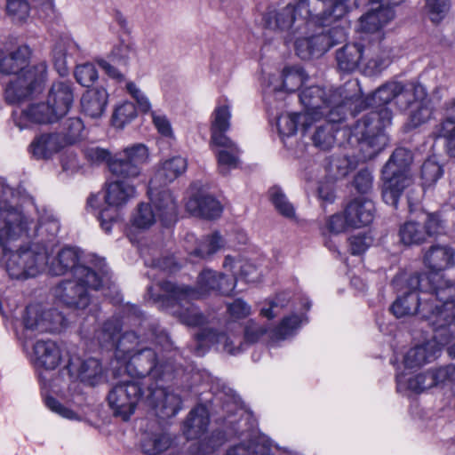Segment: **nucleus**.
<instances>
[{"label":"nucleus","mask_w":455,"mask_h":455,"mask_svg":"<svg viewBox=\"0 0 455 455\" xmlns=\"http://www.w3.org/2000/svg\"><path fill=\"white\" fill-rule=\"evenodd\" d=\"M68 356L55 341L39 339L33 345L30 360L42 379L43 371H53L61 363L65 365Z\"/></svg>","instance_id":"obj_16"},{"label":"nucleus","mask_w":455,"mask_h":455,"mask_svg":"<svg viewBox=\"0 0 455 455\" xmlns=\"http://www.w3.org/2000/svg\"><path fill=\"white\" fill-rule=\"evenodd\" d=\"M331 7V12L315 13L318 6L312 0H296L269 11L265 22L272 30L285 32V42H293L297 55L307 60L323 55L347 38L345 0H336Z\"/></svg>","instance_id":"obj_1"},{"label":"nucleus","mask_w":455,"mask_h":455,"mask_svg":"<svg viewBox=\"0 0 455 455\" xmlns=\"http://www.w3.org/2000/svg\"><path fill=\"white\" fill-rule=\"evenodd\" d=\"M434 331L431 339L416 345L407 351L403 357L406 369H417L434 362L446 346L455 337V315L453 321L431 326Z\"/></svg>","instance_id":"obj_11"},{"label":"nucleus","mask_w":455,"mask_h":455,"mask_svg":"<svg viewBox=\"0 0 455 455\" xmlns=\"http://www.w3.org/2000/svg\"><path fill=\"white\" fill-rule=\"evenodd\" d=\"M434 387V381L429 371L409 375L399 373L396 375V388L402 394H420Z\"/></svg>","instance_id":"obj_32"},{"label":"nucleus","mask_w":455,"mask_h":455,"mask_svg":"<svg viewBox=\"0 0 455 455\" xmlns=\"http://www.w3.org/2000/svg\"><path fill=\"white\" fill-rule=\"evenodd\" d=\"M303 113L299 114H283L277 119V128L281 136L290 137L295 134L298 124H300L303 129H307L314 123L313 120H305L300 118Z\"/></svg>","instance_id":"obj_41"},{"label":"nucleus","mask_w":455,"mask_h":455,"mask_svg":"<svg viewBox=\"0 0 455 455\" xmlns=\"http://www.w3.org/2000/svg\"><path fill=\"white\" fill-rule=\"evenodd\" d=\"M423 262L432 272L443 271L454 266L455 251L447 245H432L425 251Z\"/></svg>","instance_id":"obj_27"},{"label":"nucleus","mask_w":455,"mask_h":455,"mask_svg":"<svg viewBox=\"0 0 455 455\" xmlns=\"http://www.w3.org/2000/svg\"><path fill=\"white\" fill-rule=\"evenodd\" d=\"M5 268L12 279L34 277L43 271L47 264L44 249H21L4 254Z\"/></svg>","instance_id":"obj_14"},{"label":"nucleus","mask_w":455,"mask_h":455,"mask_svg":"<svg viewBox=\"0 0 455 455\" xmlns=\"http://www.w3.org/2000/svg\"><path fill=\"white\" fill-rule=\"evenodd\" d=\"M372 243V238L366 235H354L349 239L350 251L353 255L363 253Z\"/></svg>","instance_id":"obj_59"},{"label":"nucleus","mask_w":455,"mask_h":455,"mask_svg":"<svg viewBox=\"0 0 455 455\" xmlns=\"http://www.w3.org/2000/svg\"><path fill=\"white\" fill-rule=\"evenodd\" d=\"M120 330L119 320L111 319L97 331L96 337L102 345L116 347L115 356L124 365L129 376L141 379L142 385H148V379L159 381L172 378V364L160 362L156 348L148 344V339L140 338L134 331L118 337Z\"/></svg>","instance_id":"obj_3"},{"label":"nucleus","mask_w":455,"mask_h":455,"mask_svg":"<svg viewBox=\"0 0 455 455\" xmlns=\"http://www.w3.org/2000/svg\"><path fill=\"white\" fill-rule=\"evenodd\" d=\"M149 161L148 148L142 143H134L124 148L109 158L108 169L119 179L134 181L142 175L143 167Z\"/></svg>","instance_id":"obj_12"},{"label":"nucleus","mask_w":455,"mask_h":455,"mask_svg":"<svg viewBox=\"0 0 455 455\" xmlns=\"http://www.w3.org/2000/svg\"><path fill=\"white\" fill-rule=\"evenodd\" d=\"M73 279L62 281L55 289V297L64 305L75 308H85L89 302V289L96 290L87 283L84 275L73 276Z\"/></svg>","instance_id":"obj_17"},{"label":"nucleus","mask_w":455,"mask_h":455,"mask_svg":"<svg viewBox=\"0 0 455 455\" xmlns=\"http://www.w3.org/2000/svg\"><path fill=\"white\" fill-rule=\"evenodd\" d=\"M108 93L103 87H96L86 91L81 98L83 113L93 119L100 118L105 112Z\"/></svg>","instance_id":"obj_28"},{"label":"nucleus","mask_w":455,"mask_h":455,"mask_svg":"<svg viewBox=\"0 0 455 455\" xmlns=\"http://www.w3.org/2000/svg\"><path fill=\"white\" fill-rule=\"evenodd\" d=\"M31 52L27 45L19 46L14 51L0 53V73L17 74L4 92L5 100L9 104H18L41 93L44 87L47 65L41 61L28 67Z\"/></svg>","instance_id":"obj_5"},{"label":"nucleus","mask_w":455,"mask_h":455,"mask_svg":"<svg viewBox=\"0 0 455 455\" xmlns=\"http://www.w3.org/2000/svg\"><path fill=\"white\" fill-rule=\"evenodd\" d=\"M74 75L76 82L86 87L94 84L99 78L97 68L95 65L91 62L77 65L75 68Z\"/></svg>","instance_id":"obj_53"},{"label":"nucleus","mask_w":455,"mask_h":455,"mask_svg":"<svg viewBox=\"0 0 455 455\" xmlns=\"http://www.w3.org/2000/svg\"><path fill=\"white\" fill-rule=\"evenodd\" d=\"M81 52L79 44L69 36L59 38L52 49L53 62L60 75L67 74V56H72Z\"/></svg>","instance_id":"obj_35"},{"label":"nucleus","mask_w":455,"mask_h":455,"mask_svg":"<svg viewBox=\"0 0 455 455\" xmlns=\"http://www.w3.org/2000/svg\"><path fill=\"white\" fill-rule=\"evenodd\" d=\"M170 444V437L166 434L159 433L145 438L142 443V448L149 455H157L167 450Z\"/></svg>","instance_id":"obj_50"},{"label":"nucleus","mask_w":455,"mask_h":455,"mask_svg":"<svg viewBox=\"0 0 455 455\" xmlns=\"http://www.w3.org/2000/svg\"><path fill=\"white\" fill-rule=\"evenodd\" d=\"M350 227L347 222V213L345 216L336 213L331 215L326 221V228L331 234H339Z\"/></svg>","instance_id":"obj_62"},{"label":"nucleus","mask_w":455,"mask_h":455,"mask_svg":"<svg viewBox=\"0 0 455 455\" xmlns=\"http://www.w3.org/2000/svg\"><path fill=\"white\" fill-rule=\"evenodd\" d=\"M79 262V251L75 248L66 247L60 251L56 258L50 262L49 272L55 275L70 272L73 276L84 275L86 278H92V281L86 282L95 289L103 288L108 284L109 277L107 270L101 267L100 273H96Z\"/></svg>","instance_id":"obj_13"},{"label":"nucleus","mask_w":455,"mask_h":455,"mask_svg":"<svg viewBox=\"0 0 455 455\" xmlns=\"http://www.w3.org/2000/svg\"><path fill=\"white\" fill-rule=\"evenodd\" d=\"M422 225L427 237L438 235L445 229L444 221L435 213H428Z\"/></svg>","instance_id":"obj_57"},{"label":"nucleus","mask_w":455,"mask_h":455,"mask_svg":"<svg viewBox=\"0 0 455 455\" xmlns=\"http://www.w3.org/2000/svg\"><path fill=\"white\" fill-rule=\"evenodd\" d=\"M304 322H307V318L303 314L286 316L274 331L272 338L276 340L285 339L291 336Z\"/></svg>","instance_id":"obj_45"},{"label":"nucleus","mask_w":455,"mask_h":455,"mask_svg":"<svg viewBox=\"0 0 455 455\" xmlns=\"http://www.w3.org/2000/svg\"><path fill=\"white\" fill-rule=\"evenodd\" d=\"M431 379L434 381V387L455 379V367L453 365H446L436 370L429 371Z\"/></svg>","instance_id":"obj_58"},{"label":"nucleus","mask_w":455,"mask_h":455,"mask_svg":"<svg viewBox=\"0 0 455 455\" xmlns=\"http://www.w3.org/2000/svg\"><path fill=\"white\" fill-rule=\"evenodd\" d=\"M222 245L223 242L221 237L218 233H214L212 235L205 237L195 247L186 245V250L191 256L205 259L215 253L222 247Z\"/></svg>","instance_id":"obj_42"},{"label":"nucleus","mask_w":455,"mask_h":455,"mask_svg":"<svg viewBox=\"0 0 455 455\" xmlns=\"http://www.w3.org/2000/svg\"><path fill=\"white\" fill-rule=\"evenodd\" d=\"M395 17L394 10L382 6L372 7L359 19L358 30L364 33H375L380 30Z\"/></svg>","instance_id":"obj_29"},{"label":"nucleus","mask_w":455,"mask_h":455,"mask_svg":"<svg viewBox=\"0 0 455 455\" xmlns=\"http://www.w3.org/2000/svg\"><path fill=\"white\" fill-rule=\"evenodd\" d=\"M196 353L203 355L214 344L222 346L223 351L235 355L243 350L241 338L235 334L218 333L212 330H202L196 336Z\"/></svg>","instance_id":"obj_20"},{"label":"nucleus","mask_w":455,"mask_h":455,"mask_svg":"<svg viewBox=\"0 0 455 455\" xmlns=\"http://www.w3.org/2000/svg\"><path fill=\"white\" fill-rule=\"evenodd\" d=\"M63 316L55 309L44 310L39 305L27 307L23 317L27 331L54 332L62 326Z\"/></svg>","instance_id":"obj_19"},{"label":"nucleus","mask_w":455,"mask_h":455,"mask_svg":"<svg viewBox=\"0 0 455 455\" xmlns=\"http://www.w3.org/2000/svg\"><path fill=\"white\" fill-rule=\"evenodd\" d=\"M347 112L350 113V109H342L336 112L331 109L328 113H324L322 117H324L325 121L317 127L312 138L315 147L323 150H327L332 147L335 141L334 133L337 132L335 124L343 120Z\"/></svg>","instance_id":"obj_25"},{"label":"nucleus","mask_w":455,"mask_h":455,"mask_svg":"<svg viewBox=\"0 0 455 455\" xmlns=\"http://www.w3.org/2000/svg\"><path fill=\"white\" fill-rule=\"evenodd\" d=\"M374 212L373 202L364 197L354 199L345 210L348 225L355 228L371 224L374 218Z\"/></svg>","instance_id":"obj_26"},{"label":"nucleus","mask_w":455,"mask_h":455,"mask_svg":"<svg viewBox=\"0 0 455 455\" xmlns=\"http://www.w3.org/2000/svg\"><path fill=\"white\" fill-rule=\"evenodd\" d=\"M74 102L72 85L68 82L54 83L45 103L30 104L23 109L14 121L23 130L33 124L54 123L65 116Z\"/></svg>","instance_id":"obj_7"},{"label":"nucleus","mask_w":455,"mask_h":455,"mask_svg":"<svg viewBox=\"0 0 455 455\" xmlns=\"http://www.w3.org/2000/svg\"><path fill=\"white\" fill-rule=\"evenodd\" d=\"M271 445L265 436H256L248 443L242 442L230 447L226 455H270Z\"/></svg>","instance_id":"obj_39"},{"label":"nucleus","mask_w":455,"mask_h":455,"mask_svg":"<svg viewBox=\"0 0 455 455\" xmlns=\"http://www.w3.org/2000/svg\"><path fill=\"white\" fill-rule=\"evenodd\" d=\"M46 406L52 411L58 413L63 418L68 419H78L79 417L72 410L62 405L59 401L53 397H47L45 399Z\"/></svg>","instance_id":"obj_64"},{"label":"nucleus","mask_w":455,"mask_h":455,"mask_svg":"<svg viewBox=\"0 0 455 455\" xmlns=\"http://www.w3.org/2000/svg\"><path fill=\"white\" fill-rule=\"evenodd\" d=\"M354 186L361 194H367L372 187V176L368 170H361L354 179Z\"/></svg>","instance_id":"obj_61"},{"label":"nucleus","mask_w":455,"mask_h":455,"mask_svg":"<svg viewBox=\"0 0 455 455\" xmlns=\"http://www.w3.org/2000/svg\"><path fill=\"white\" fill-rule=\"evenodd\" d=\"M305 74L303 69L299 68H284L282 75V82L278 84H273L274 91H282L291 92L296 91L304 82Z\"/></svg>","instance_id":"obj_43"},{"label":"nucleus","mask_w":455,"mask_h":455,"mask_svg":"<svg viewBox=\"0 0 455 455\" xmlns=\"http://www.w3.org/2000/svg\"><path fill=\"white\" fill-rule=\"evenodd\" d=\"M409 291L392 304L397 317L419 313L429 326L453 321L455 315V283L442 275L427 276L415 273L407 279Z\"/></svg>","instance_id":"obj_2"},{"label":"nucleus","mask_w":455,"mask_h":455,"mask_svg":"<svg viewBox=\"0 0 455 455\" xmlns=\"http://www.w3.org/2000/svg\"><path fill=\"white\" fill-rule=\"evenodd\" d=\"M142 386L139 380H124L112 387L108 402L116 417L125 421L131 418L139 402L145 398Z\"/></svg>","instance_id":"obj_15"},{"label":"nucleus","mask_w":455,"mask_h":455,"mask_svg":"<svg viewBox=\"0 0 455 455\" xmlns=\"http://www.w3.org/2000/svg\"><path fill=\"white\" fill-rule=\"evenodd\" d=\"M412 154L410 150L396 148L382 171V197L387 204L396 206L403 190L413 183L411 171Z\"/></svg>","instance_id":"obj_10"},{"label":"nucleus","mask_w":455,"mask_h":455,"mask_svg":"<svg viewBox=\"0 0 455 455\" xmlns=\"http://www.w3.org/2000/svg\"><path fill=\"white\" fill-rule=\"evenodd\" d=\"M187 210L194 216L214 219L222 212L221 204L209 195H196L186 204Z\"/></svg>","instance_id":"obj_30"},{"label":"nucleus","mask_w":455,"mask_h":455,"mask_svg":"<svg viewBox=\"0 0 455 455\" xmlns=\"http://www.w3.org/2000/svg\"><path fill=\"white\" fill-rule=\"evenodd\" d=\"M270 198L275 209L284 217L292 218L295 210L292 204L287 200L285 195L278 188H272L269 191Z\"/></svg>","instance_id":"obj_54"},{"label":"nucleus","mask_w":455,"mask_h":455,"mask_svg":"<svg viewBox=\"0 0 455 455\" xmlns=\"http://www.w3.org/2000/svg\"><path fill=\"white\" fill-rule=\"evenodd\" d=\"M164 294L154 297L152 287H148V295L154 301L164 297L172 303L170 311L174 316L186 325L196 326L204 322L203 315L191 303V299L216 291L223 295H229L235 289V275L228 276L212 269L203 270L197 279V291L187 286H179L171 282H164L160 284Z\"/></svg>","instance_id":"obj_4"},{"label":"nucleus","mask_w":455,"mask_h":455,"mask_svg":"<svg viewBox=\"0 0 455 455\" xmlns=\"http://www.w3.org/2000/svg\"><path fill=\"white\" fill-rule=\"evenodd\" d=\"M102 366L96 358L81 359L76 355L68 357L67 363L60 370V374L67 376L70 381L80 380L87 385H96L102 376Z\"/></svg>","instance_id":"obj_18"},{"label":"nucleus","mask_w":455,"mask_h":455,"mask_svg":"<svg viewBox=\"0 0 455 455\" xmlns=\"http://www.w3.org/2000/svg\"><path fill=\"white\" fill-rule=\"evenodd\" d=\"M223 267L227 271H230L235 275V280L236 279V272L235 268H239L240 275L243 277L246 282L253 283L257 281V277L253 275V273L256 272V269L253 265L249 262H242L237 261L230 256H227L223 262Z\"/></svg>","instance_id":"obj_47"},{"label":"nucleus","mask_w":455,"mask_h":455,"mask_svg":"<svg viewBox=\"0 0 455 455\" xmlns=\"http://www.w3.org/2000/svg\"><path fill=\"white\" fill-rule=\"evenodd\" d=\"M443 174L442 165L433 158L424 162L421 167V179L423 187H431Z\"/></svg>","instance_id":"obj_52"},{"label":"nucleus","mask_w":455,"mask_h":455,"mask_svg":"<svg viewBox=\"0 0 455 455\" xmlns=\"http://www.w3.org/2000/svg\"><path fill=\"white\" fill-rule=\"evenodd\" d=\"M157 218V214L154 212L151 204H140L132 216V225L138 228H148L156 222Z\"/></svg>","instance_id":"obj_49"},{"label":"nucleus","mask_w":455,"mask_h":455,"mask_svg":"<svg viewBox=\"0 0 455 455\" xmlns=\"http://www.w3.org/2000/svg\"><path fill=\"white\" fill-rule=\"evenodd\" d=\"M266 332L267 328L265 326L250 320L244 327V339L247 342L253 343L258 341Z\"/></svg>","instance_id":"obj_60"},{"label":"nucleus","mask_w":455,"mask_h":455,"mask_svg":"<svg viewBox=\"0 0 455 455\" xmlns=\"http://www.w3.org/2000/svg\"><path fill=\"white\" fill-rule=\"evenodd\" d=\"M7 15L13 22H24L29 16L30 5L28 0H6Z\"/></svg>","instance_id":"obj_51"},{"label":"nucleus","mask_w":455,"mask_h":455,"mask_svg":"<svg viewBox=\"0 0 455 455\" xmlns=\"http://www.w3.org/2000/svg\"><path fill=\"white\" fill-rule=\"evenodd\" d=\"M230 316L235 320L244 318L251 314V307L243 299H235L228 307Z\"/></svg>","instance_id":"obj_63"},{"label":"nucleus","mask_w":455,"mask_h":455,"mask_svg":"<svg viewBox=\"0 0 455 455\" xmlns=\"http://www.w3.org/2000/svg\"><path fill=\"white\" fill-rule=\"evenodd\" d=\"M188 167L187 159L181 156H173L161 164L155 180H159L163 184H167L182 175Z\"/></svg>","instance_id":"obj_38"},{"label":"nucleus","mask_w":455,"mask_h":455,"mask_svg":"<svg viewBox=\"0 0 455 455\" xmlns=\"http://www.w3.org/2000/svg\"><path fill=\"white\" fill-rule=\"evenodd\" d=\"M399 237L403 244L407 246L419 245L427 239L422 223L408 220L399 228Z\"/></svg>","instance_id":"obj_40"},{"label":"nucleus","mask_w":455,"mask_h":455,"mask_svg":"<svg viewBox=\"0 0 455 455\" xmlns=\"http://www.w3.org/2000/svg\"><path fill=\"white\" fill-rule=\"evenodd\" d=\"M410 109L411 112L406 124V127L408 129H415L427 123L431 118L432 108L430 107L429 100H427L422 103L420 102Z\"/></svg>","instance_id":"obj_46"},{"label":"nucleus","mask_w":455,"mask_h":455,"mask_svg":"<svg viewBox=\"0 0 455 455\" xmlns=\"http://www.w3.org/2000/svg\"><path fill=\"white\" fill-rule=\"evenodd\" d=\"M450 0H425V10L433 22H439L450 9Z\"/></svg>","instance_id":"obj_55"},{"label":"nucleus","mask_w":455,"mask_h":455,"mask_svg":"<svg viewBox=\"0 0 455 455\" xmlns=\"http://www.w3.org/2000/svg\"><path fill=\"white\" fill-rule=\"evenodd\" d=\"M155 180L149 183L148 194L158 219L164 225H170L177 216V204L172 193L167 189L158 191L154 188Z\"/></svg>","instance_id":"obj_24"},{"label":"nucleus","mask_w":455,"mask_h":455,"mask_svg":"<svg viewBox=\"0 0 455 455\" xmlns=\"http://www.w3.org/2000/svg\"><path fill=\"white\" fill-rule=\"evenodd\" d=\"M391 121L392 112L382 108L379 111H371L354 125L350 142H357L361 160H370L385 148L388 139L384 129Z\"/></svg>","instance_id":"obj_8"},{"label":"nucleus","mask_w":455,"mask_h":455,"mask_svg":"<svg viewBox=\"0 0 455 455\" xmlns=\"http://www.w3.org/2000/svg\"><path fill=\"white\" fill-rule=\"evenodd\" d=\"M299 100L305 108L300 118L318 121L324 113L333 109L335 112L342 109H350V114L358 112V107L364 103L362 100V92L357 80H350L337 89H329L328 92L320 86L304 88Z\"/></svg>","instance_id":"obj_6"},{"label":"nucleus","mask_w":455,"mask_h":455,"mask_svg":"<svg viewBox=\"0 0 455 455\" xmlns=\"http://www.w3.org/2000/svg\"><path fill=\"white\" fill-rule=\"evenodd\" d=\"M402 90V83L391 81L379 87L373 93L371 100L375 107H381L388 104L393 100L398 106V94Z\"/></svg>","instance_id":"obj_44"},{"label":"nucleus","mask_w":455,"mask_h":455,"mask_svg":"<svg viewBox=\"0 0 455 455\" xmlns=\"http://www.w3.org/2000/svg\"><path fill=\"white\" fill-rule=\"evenodd\" d=\"M218 164V171L221 175H228L232 170L240 165L241 149L230 138L210 142Z\"/></svg>","instance_id":"obj_22"},{"label":"nucleus","mask_w":455,"mask_h":455,"mask_svg":"<svg viewBox=\"0 0 455 455\" xmlns=\"http://www.w3.org/2000/svg\"><path fill=\"white\" fill-rule=\"evenodd\" d=\"M209 425V415L204 406L192 410L185 422L184 432L188 439H195L204 434Z\"/></svg>","instance_id":"obj_37"},{"label":"nucleus","mask_w":455,"mask_h":455,"mask_svg":"<svg viewBox=\"0 0 455 455\" xmlns=\"http://www.w3.org/2000/svg\"><path fill=\"white\" fill-rule=\"evenodd\" d=\"M137 116L136 107L130 101H124L117 106L112 116V124L116 128H124Z\"/></svg>","instance_id":"obj_48"},{"label":"nucleus","mask_w":455,"mask_h":455,"mask_svg":"<svg viewBox=\"0 0 455 455\" xmlns=\"http://www.w3.org/2000/svg\"><path fill=\"white\" fill-rule=\"evenodd\" d=\"M427 100H428L427 90L422 84L415 82L402 84V90L398 94V108L400 109L411 108Z\"/></svg>","instance_id":"obj_36"},{"label":"nucleus","mask_w":455,"mask_h":455,"mask_svg":"<svg viewBox=\"0 0 455 455\" xmlns=\"http://www.w3.org/2000/svg\"><path fill=\"white\" fill-rule=\"evenodd\" d=\"M231 105L228 101L219 103L211 117V141H218L229 138L226 132L230 128Z\"/></svg>","instance_id":"obj_33"},{"label":"nucleus","mask_w":455,"mask_h":455,"mask_svg":"<svg viewBox=\"0 0 455 455\" xmlns=\"http://www.w3.org/2000/svg\"><path fill=\"white\" fill-rule=\"evenodd\" d=\"M133 181L119 179L107 184L103 195H92L87 200V210L98 212L102 229L110 233L118 217L117 208L126 204L137 195Z\"/></svg>","instance_id":"obj_9"},{"label":"nucleus","mask_w":455,"mask_h":455,"mask_svg":"<svg viewBox=\"0 0 455 455\" xmlns=\"http://www.w3.org/2000/svg\"><path fill=\"white\" fill-rule=\"evenodd\" d=\"M391 51L379 44L364 46L361 71L367 76L379 75L391 63Z\"/></svg>","instance_id":"obj_23"},{"label":"nucleus","mask_w":455,"mask_h":455,"mask_svg":"<svg viewBox=\"0 0 455 455\" xmlns=\"http://www.w3.org/2000/svg\"><path fill=\"white\" fill-rule=\"evenodd\" d=\"M364 45L361 44H347L336 52L338 67L344 72H353L361 69L363 60Z\"/></svg>","instance_id":"obj_34"},{"label":"nucleus","mask_w":455,"mask_h":455,"mask_svg":"<svg viewBox=\"0 0 455 455\" xmlns=\"http://www.w3.org/2000/svg\"><path fill=\"white\" fill-rule=\"evenodd\" d=\"M65 147L63 136L58 133L42 134L30 145L32 155L38 159L50 158Z\"/></svg>","instance_id":"obj_31"},{"label":"nucleus","mask_w":455,"mask_h":455,"mask_svg":"<svg viewBox=\"0 0 455 455\" xmlns=\"http://www.w3.org/2000/svg\"><path fill=\"white\" fill-rule=\"evenodd\" d=\"M65 129L66 133L62 136L67 146L77 142L83 137L84 126L80 118L74 117L67 120Z\"/></svg>","instance_id":"obj_56"},{"label":"nucleus","mask_w":455,"mask_h":455,"mask_svg":"<svg viewBox=\"0 0 455 455\" xmlns=\"http://www.w3.org/2000/svg\"><path fill=\"white\" fill-rule=\"evenodd\" d=\"M145 395L148 404L154 406L161 419L175 416L180 410L181 399L172 391L164 388L156 384L155 387L148 386Z\"/></svg>","instance_id":"obj_21"}]
</instances>
